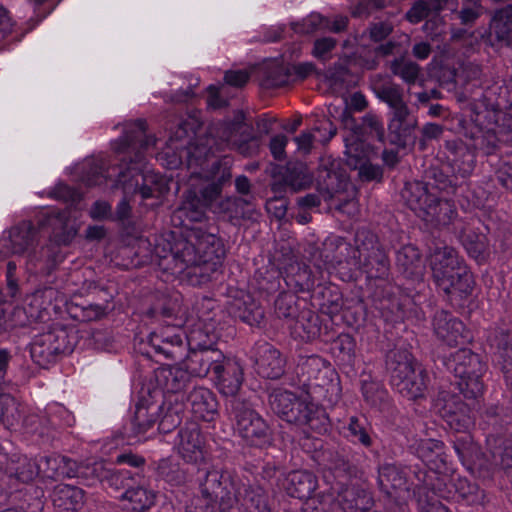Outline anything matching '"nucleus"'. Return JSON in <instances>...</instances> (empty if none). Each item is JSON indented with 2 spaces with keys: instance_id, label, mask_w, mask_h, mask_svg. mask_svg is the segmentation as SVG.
Here are the masks:
<instances>
[{
  "instance_id": "1",
  "label": "nucleus",
  "mask_w": 512,
  "mask_h": 512,
  "mask_svg": "<svg viewBox=\"0 0 512 512\" xmlns=\"http://www.w3.org/2000/svg\"><path fill=\"white\" fill-rule=\"evenodd\" d=\"M197 123L193 118L181 121L170 136L166 148L159 154L169 169L177 168L186 158L190 176L181 205L174 211L172 221L189 230L187 236L169 245V251L161 254L156 246L159 266L172 275L184 274L193 286H201L216 280L221 273L224 247L214 234L190 224L202 222L207 210L220 213L217 201L223 185L231 179L230 167L210 157L216 152L233 149L251 156L258 150V140L250 133L241 119L218 122L209 129L206 139L191 143Z\"/></svg>"
},
{
  "instance_id": "2",
  "label": "nucleus",
  "mask_w": 512,
  "mask_h": 512,
  "mask_svg": "<svg viewBox=\"0 0 512 512\" xmlns=\"http://www.w3.org/2000/svg\"><path fill=\"white\" fill-rule=\"evenodd\" d=\"M39 242V231L30 221H23L13 226L7 235L0 239V253L8 255H25L27 270L36 275L47 276L58 263L57 254L50 248L35 250Z\"/></svg>"
},
{
  "instance_id": "3",
  "label": "nucleus",
  "mask_w": 512,
  "mask_h": 512,
  "mask_svg": "<svg viewBox=\"0 0 512 512\" xmlns=\"http://www.w3.org/2000/svg\"><path fill=\"white\" fill-rule=\"evenodd\" d=\"M270 409L283 421L301 427L306 432L323 434L328 429L325 411L307 397L282 389H273L269 394Z\"/></svg>"
},
{
  "instance_id": "4",
  "label": "nucleus",
  "mask_w": 512,
  "mask_h": 512,
  "mask_svg": "<svg viewBox=\"0 0 512 512\" xmlns=\"http://www.w3.org/2000/svg\"><path fill=\"white\" fill-rule=\"evenodd\" d=\"M335 245L347 252L345 261L357 269H362L370 279H386L389 275L390 263L383 249L378 245L377 237L368 230H358L355 234V247L343 238H335Z\"/></svg>"
},
{
  "instance_id": "5",
  "label": "nucleus",
  "mask_w": 512,
  "mask_h": 512,
  "mask_svg": "<svg viewBox=\"0 0 512 512\" xmlns=\"http://www.w3.org/2000/svg\"><path fill=\"white\" fill-rule=\"evenodd\" d=\"M387 369L394 388L407 399H417L424 395L426 373L418 366L407 350L396 349L387 355Z\"/></svg>"
},
{
  "instance_id": "6",
  "label": "nucleus",
  "mask_w": 512,
  "mask_h": 512,
  "mask_svg": "<svg viewBox=\"0 0 512 512\" xmlns=\"http://www.w3.org/2000/svg\"><path fill=\"white\" fill-rule=\"evenodd\" d=\"M447 369L458 379L457 386L467 399H477L484 392L482 377L487 366L481 357L467 348H462L445 360Z\"/></svg>"
},
{
  "instance_id": "7",
  "label": "nucleus",
  "mask_w": 512,
  "mask_h": 512,
  "mask_svg": "<svg viewBox=\"0 0 512 512\" xmlns=\"http://www.w3.org/2000/svg\"><path fill=\"white\" fill-rule=\"evenodd\" d=\"M78 336L73 328L53 324L49 330L35 336L30 347L32 360L46 368L59 357L70 354L77 344Z\"/></svg>"
},
{
  "instance_id": "8",
  "label": "nucleus",
  "mask_w": 512,
  "mask_h": 512,
  "mask_svg": "<svg viewBox=\"0 0 512 512\" xmlns=\"http://www.w3.org/2000/svg\"><path fill=\"white\" fill-rule=\"evenodd\" d=\"M200 493V498L215 506L219 501L220 512H234L233 499L241 495L240 480L228 471L212 469L200 481Z\"/></svg>"
},
{
  "instance_id": "9",
  "label": "nucleus",
  "mask_w": 512,
  "mask_h": 512,
  "mask_svg": "<svg viewBox=\"0 0 512 512\" xmlns=\"http://www.w3.org/2000/svg\"><path fill=\"white\" fill-rule=\"evenodd\" d=\"M125 194L139 193L143 200L159 199L169 191L167 180L153 171L140 172L135 167L120 169L115 183Z\"/></svg>"
},
{
  "instance_id": "10",
  "label": "nucleus",
  "mask_w": 512,
  "mask_h": 512,
  "mask_svg": "<svg viewBox=\"0 0 512 512\" xmlns=\"http://www.w3.org/2000/svg\"><path fill=\"white\" fill-rule=\"evenodd\" d=\"M229 403L235 432L250 445L266 442L269 438V426L252 406L240 398H232Z\"/></svg>"
},
{
  "instance_id": "11",
  "label": "nucleus",
  "mask_w": 512,
  "mask_h": 512,
  "mask_svg": "<svg viewBox=\"0 0 512 512\" xmlns=\"http://www.w3.org/2000/svg\"><path fill=\"white\" fill-rule=\"evenodd\" d=\"M433 408L456 432H469L474 426V417L468 405L450 392H439L433 401Z\"/></svg>"
},
{
  "instance_id": "12",
  "label": "nucleus",
  "mask_w": 512,
  "mask_h": 512,
  "mask_svg": "<svg viewBox=\"0 0 512 512\" xmlns=\"http://www.w3.org/2000/svg\"><path fill=\"white\" fill-rule=\"evenodd\" d=\"M442 276L438 277L435 271H432V278L437 288L452 298L463 299L469 296L474 288V279L472 273L464 262L450 268L440 270Z\"/></svg>"
},
{
  "instance_id": "13",
  "label": "nucleus",
  "mask_w": 512,
  "mask_h": 512,
  "mask_svg": "<svg viewBox=\"0 0 512 512\" xmlns=\"http://www.w3.org/2000/svg\"><path fill=\"white\" fill-rule=\"evenodd\" d=\"M477 101L474 104L476 114L475 122H478L479 115L482 113L480 108L486 111H504L512 107V82L497 78L487 83L480 95V98H473Z\"/></svg>"
},
{
  "instance_id": "14",
  "label": "nucleus",
  "mask_w": 512,
  "mask_h": 512,
  "mask_svg": "<svg viewBox=\"0 0 512 512\" xmlns=\"http://www.w3.org/2000/svg\"><path fill=\"white\" fill-rule=\"evenodd\" d=\"M185 332L177 326H164L152 332L148 337V345L156 354L167 359H181L186 352Z\"/></svg>"
},
{
  "instance_id": "15",
  "label": "nucleus",
  "mask_w": 512,
  "mask_h": 512,
  "mask_svg": "<svg viewBox=\"0 0 512 512\" xmlns=\"http://www.w3.org/2000/svg\"><path fill=\"white\" fill-rule=\"evenodd\" d=\"M178 454L188 463H200L204 460L206 449L205 439L196 423H188L182 427L175 441Z\"/></svg>"
},
{
  "instance_id": "16",
  "label": "nucleus",
  "mask_w": 512,
  "mask_h": 512,
  "mask_svg": "<svg viewBox=\"0 0 512 512\" xmlns=\"http://www.w3.org/2000/svg\"><path fill=\"white\" fill-rule=\"evenodd\" d=\"M241 495L233 499L234 512H271L272 500L268 493L257 484H244L240 481Z\"/></svg>"
},
{
  "instance_id": "17",
  "label": "nucleus",
  "mask_w": 512,
  "mask_h": 512,
  "mask_svg": "<svg viewBox=\"0 0 512 512\" xmlns=\"http://www.w3.org/2000/svg\"><path fill=\"white\" fill-rule=\"evenodd\" d=\"M253 357L257 373L262 377L277 379L284 373L285 360L271 344L267 342L256 343Z\"/></svg>"
},
{
  "instance_id": "18",
  "label": "nucleus",
  "mask_w": 512,
  "mask_h": 512,
  "mask_svg": "<svg viewBox=\"0 0 512 512\" xmlns=\"http://www.w3.org/2000/svg\"><path fill=\"white\" fill-rule=\"evenodd\" d=\"M445 148L448 151L447 158L455 176L463 179L473 173L476 166V154L471 150L468 143L460 139L445 141Z\"/></svg>"
},
{
  "instance_id": "19",
  "label": "nucleus",
  "mask_w": 512,
  "mask_h": 512,
  "mask_svg": "<svg viewBox=\"0 0 512 512\" xmlns=\"http://www.w3.org/2000/svg\"><path fill=\"white\" fill-rule=\"evenodd\" d=\"M59 301H63V296L57 289L44 287L26 296L23 304L25 309H28L30 318L38 322L49 319L50 310L54 309Z\"/></svg>"
},
{
  "instance_id": "20",
  "label": "nucleus",
  "mask_w": 512,
  "mask_h": 512,
  "mask_svg": "<svg viewBox=\"0 0 512 512\" xmlns=\"http://www.w3.org/2000/svg\"><path fill=\"white\" fill-rule=\"evenodd\" d=\"M490 467L498 469L512 483V442L502 435L489 434L486 438Z\"/></svg>"
},
{
  "instance_id": "21",
  "label": "nucleus",
  "mask_w": 512,
  "mask_h": 512,
  "mask_svg": "<svg viewBox=\"0 0 512 512\" xmlns=\"http://www.w3.org/2000/svg\"><path fill=\"white\" fill-rule=\"evenodd\" d=\"M401 198L404 204L421 219L426 215L425 212L429 210L430 204L436 201V194L427 183L412 181L405 183Z\"/></svg>"
},
{
  "instance_id": "22",
  "label": "nucleus",
  "mask_w": 512,
  "mask_h": 512,
  "mask_svg": "<svg viewBox=\"0 0 512 512\" xmlns=\"http://www.w3.org/2000/svg\"><path fill=\"white\" fill-rule=\"evenodd\" d=\"M214 379L221 394L235 398L243 383V368L238 361L224 356L214 372Z\"/></svg>"
},
{
  "instance_id": "23",
  "label": "nucleus",
  "mask_w": 512,
  "mask_h": 512,
  "mask_svg": "<svg viewBox=\"0 0 512 512\" xmlns=\"http://www.w3.org/2000/svg\"><path fill=\"white\" fill-rule=\"evenodd\" d=\"M224 354L219 349L189 351L183 361L191 377H205L209 372L219 369L220 362L224 361Z\"/></svg>"
},
{
  "instance_id": "24",
  "label": "nucleus",
  "mask_w": 512,
  "mask_h": 512,
  "mask_svg": "<svg viewBox=\"0 0 512 512\" xmlns=\"http://www.w3.org/2000/svg\"><path fill=\"white\" fill-rule=\"evenodd\" d=\"M433 327L436 336L448 346H455L467 340V336L464 335V324L447 311L435 313Z\"/></svg>"
},
{
  "instance_id": "25",
  "label": "nucleus",
  "mask_w": 512,
  "mask_h": 512,
  "mask_svg": "<svg viewBox=\"0 0 512 512\" xmlns=\"http://www.w3.org/2000/svg\"><path fill=\"white\" fill-rule=\"evenodd\" d=\"M191 378L183 362L174 366H161L155 370L157 385L167 393L183 391L190 383Z\"/></svg>"
},
{
  "instance_id": "26",
  "label": "nucleus",
  "mask_w": 512,
  "mask_h": 512,
  "mask_svg": "<svg viewBox=\"0 0 512 512\" xmlns=\"http://www.w3.org/2000/svg\"><path fill=\"white\" fill-rule=\"evenodd\" d=\"M134 482L120 495L121 501L128 502L130 509L145 511L155 505L157 493L146 483L144 478L136 475Z\"/></svg>"
},
{
  "instance_id": "27",
  "label": "nucleus",
  "mask_w": 512,
  "mask_h": 512,
  "mask_svg": "<svg viewBox=\"0 0 512 512\" xmlns=\"http://www.w3.org/2000/svg\"><path fill=\"white\" fill-rule=\"evenodd\" d=\"M495 349L497 365L503 374L504 382L512 391V332L501 330L490 339Z\"/></svg>"
},
{
  "instance_id": "28",
  "label": "nucleus",
  "mask_w": 512,
  "mask_h": 512,
  "mask_svg": "<svg viewBox=\"0 0 512 512\" xmlns=\"http://www.w3.org/2000/svg\"><path fill=\"white\" fill-rule=\"evenodd\" d=\"M191 411L196 418L213 421L218 415V402L215 394L208 388L195 387L187 397Z\"/></svg>"
},
{
  "instance_id": "29",
  "label": "nucleus",
  "mask_w": 512,
  "mask_h": 512,
  "mask_svg": "<svg viewBox=\"0 0 512 512\" xmlns=\"http://www.w3.org/2000/svg\"><path fill=\"white\" fill-rule=\"evenodd\" d=\"M155 143V139L146 135V122L137 120L131 128H126L124 135L119 139L115 151L118 155L130 153L136 149L144 150Z\"/></svg>"
},
{
  "instance_id": "30",
  "label": "nucleus",
  "mask_w": 512,
  "mask_h": 512,
  "mask_svg": "<svg viewBox=\"0 0 512 512\" xmlns=\"http://www.w3.org/2000/svg\"><path fill=\"white\" fill-rule=\"evenodd\" d=\"M337 503L344 512H365L373 506V498L364 488L352 485L341 488Z\"/></svg>"
},
{
  "instance_id": "31",
  "label": "nucleus",
  "mask_w": 512,
  "mask_h": 512,
  "mask_svg": "<svg viewBox=\"0 0 512 512\" xmlns=\"http://www.w3.org/2000/svg\"><path fill=\"white\" fill-rule=\"evenodd\" d=\"M40 467L44 477L55 480L77 477L80 469L76 461L60 455L42 457Z\"/></svg>"
},
{
  "instance_id": "32",
  "label": "nucleus",
  "mask_w": 512,
  "mask_h": 512,
  "mask_svg": "<svg viewBox=\"0 0 512 512\" xmlns=\"http://www.w3.org/2000/svg\"><path fill=\"white\" fill-rule=\"evenodd\" d=\"M317 478L308 471H292L283 482L287 494L298 499H308L317 488Z\"/></svg>"
},
{
  "instance_id": "33",
  "label": "nucleus",
  "mask_w": 512,
  "mask_h": 512,
  "mask_svg": "<svg viewBox=\"0 0 512 512\" xmlns=\"http://www.w3.org/2000/svg\"><path fill=\"white\" fill-rule=\"evenodd\" d=\"M157 407L137 404L134 416L124 429L128 439H140L143 437L157 421Z\"/></svg>"
},
{
  "instance_id": "34",
  "label": "nucleus",
  "mask_w": 512,
  "mask_h": 512,
  "mask_svg": "<svg viewBox=\"0 0 512 512\" xmlns=\"http://www.w3.org/2000/svg\"><path fill=\"white\" fill-rule=\"evenodd\" d=\"M53 505L63 511H78L85 503L83 489L67 484H59L52 495Z\"/></svg>"
},
{
  "instance_id": "35",
  "label": "nucleus",
  "mask_w": 512,
  "mask_h": 512,
  "mask_svg": "<svg viewBox=\"0 0 512 512\" xmlns=\"http://www.w3.org/2000/svg\"><path fill=\"white\" fill-rule=\"evenodd\" d=\"M370 86L376 96L391 109L405 103L402 88L386 76L381 74L371 76Z\"/></svg>"
},
{
  "instance_id": "36",
  "label": "nucleus",
  "mask_w": 512,
  "mask_h": 512,
  "mask_svg": "<svg viewBox=\"0 0 512 512\" xmlns=\"http://www.w3.org/2000/svg\"><path fill=\"white\" fill-rule=\"evenodd\" d=\"M378 484L382 492L393 497L397 491L407 490L404 471L395 464L386 463L379 467Z\"/></svg>"
},
{
  "instance_id": "37",
  "label": "nucleus",
  "mask_w": 512,
  "mask_h": 512,
  "mask_svg": "<svg viewBox=\"0 0 512 512\" xmlns=\"http://www.w3.org/2000/svg\"><path fill=\"white\" fill-rule=\"evenodd\" d=\"M93 473L108 488L116 492L126 491L127 487L134 482L135 476L129 470H114L105 468L102 463L93 466Z\"/></svg>"
},
{
  "instance_id": "38",
  "label": "nucleus",
  "mask_w": 512,
  "mask_h": 512,
  "mask_svg": "<svg viewBox=\"0 0 512 512\" xmlns=\"http://www.w3.org/2000/svg\"><path fill=\"white\" fill-rule=\"evenodd\" d=\"M47 225L52 229L50 238L57 245H68L77 233L74 221L68 218L66 212L48 216Z\"/></svg>"
},
{
  "instance_id": "39",
  "label": "nucleus",
  "mask_w": 512,
  "mask_h": 512,
  "mask_svg": "<svg viewBox=\"0 0 512 512\" xmlns=\"http://www.w3.org/2000/svg\"><path fill=\"white\" fill-rule=\"evenodd\" d=\"M340 431L353 444H360L366 448L373 444L369 425L364 418L350 416L340 427Z\"/></svg>"
},
{
  "instance_id": "40",
  "label": "nucleus",
  "mask_w": 512,
  "mask_h": 512,
  "mask_svg": "<svg viewBox=\"0 0 512 512\" xmlns=\"http://www.w3.org/2000/svg\"><path fill=\"white\" fill-rule=\"evenodd\" d=\"M284 184L292 192H298L310 187L313 181L311 172L302 162H289L282 176Z\"/></svg>"
},
{
  "instance_id": "41",
  "label": "nucleus",
  "mask_w": 512,
  "mask_h": 512,
  "mask_svg": "<svg viewBox=\"0 0 512 512\" xmlns=\"http://www.w3.org/2000/svg\"><path fill=\"white\" fill-rule=\"evenodd\" d=\"M416 454L431 467L440 469L446 463L443 442L435 439H421L416 444Z\"/></svg>"
},
{
  "instance_id": "42",
  "label": "nucleus",
  "mask_w": 512,
  "mask_h": 512,
  "mask_svg": "<svg viewBox=\"0 0 512 512\" xmlns=\"http://www.w3.org/2000/svg\"><path fill=\"white\" fill-rule=\"evenodd\" d=\"M421 218L432 226H446L452 223L457 216L454 204L448 200L440 199L436 195V201L430 204L429 210Z\"/></svg>"
},
{
  "instance_id": "43",
  "label": "nucleus",
  "mask_w": 512,
  "mask_h": 512,
  "mask_svg": "<svg viewBox=\"0 0 512 512\" xmlns=\"http://www.w3.org/2000/svg\"><path fill=\"white\" fill-rule=\"evenodd\" d=\"M430 268L432 271H435L438 277L442 272L440 271L442 268H450L457 265L460 262H464L458 256L457 251L444 243H436L435 246L431 249L430 256Z\"/></svg>"
},
{
  "instance_id": "44",
  "label": "nucleus",
  "mask_w": 512,
  "mask_h": 512,
  "mask_svg": "<svg viewBox=\"0 0 512 512\" xmlns=\"http://www.w3.org/2000/svg\"><path fill=\"white\" fill-rule=\"evenodd\" d=\"M109 161L103 157L85 160L82 165V181L88 186L101 185L111 177Z\"/></svg>"
},
{
  "instance_id": "45",
  "label": "nucleus",
  "mask_w": 512,
  "mask_h": 512,
  "mask_svg": "<svg viewBox=\"0 0 512 512\" xmlns=\"http://www.w3.org/2000/svg\"><path fill=\"white\" fill-rule=\"evenodd\" d=\"M466 139L470 140L469 146L474 153L481 151L485 155L492 154L497 147V137L490 130L484 131L478 124L465 131Z\"/></svg>"
},
{
  "instance_id": "46",
  "label": "nucleus",
  "mask_w": 512,
  "mask_h": 512,
  "mask_svg": "<svg viewBox=\"0 0 512 512\" xmlns=\"http://www.w3.org/2000/svg\"><path fill=\"white\" fill-rule=\"evenodd\" d=\"M490 36L503 45L512 44V8L503 9L493 17Z\"/></svg>"
},
{
  "instance_id": "47",
  "label": "nucleus",
  "mask_w": 512,
  "mask_h": 512,
  "mask_svg": "<svg viewBox=\"0 0 512 512\" xmlns=\"http://www.w3.org/2000/svg\"><path fill=\"white\" fill-rule=\"evenodd\" d=\"M419 482L414 489L418 511L419 512H449L448 508L441 502L433 499V492H431L426 484V473H419L416 475Z\"/></svg>"
},
{
  "instance_id": "48",
  "label": "nucleus",
  "mask_w": 512,
  "mask_h": 512,
  "mask_svg": "<svg viewBox=\"0 0 512 512\" xmlns=\"http://www.w3.org/2000/svg\"><path fill=\"white\" fill-rule=\"evenodd\" d=\"M263 74L262 85L266 88L281 87L292 81L290 66L278 61L267 63Z\"/></svg>"
},
{
  "instance_id": "49",
  "label": "nucleus",
  "mask_w": 512,
  "mask_h": 512,
  "mask_svg": "<svg viewBox=\"0 0 512 512\" xmlns=\"http://www.w3.org/2000/svg\"><path fill=\"white\" fill-rule=\"evenodd\" d=\"M396 264L408 277L418 276L422 272L420 252L412 245L403 246L397 252Z\"/></svg>"
},
{
  "instance_id": "50",
  "label": "nucleus",
  "mask_w": 512,
  "mask_h": 512,
  "mask_svg": "<svg viewBox=\"0 0 512 512\" xmlns=\"http://www.w3.org/2000/svg\"><path fill=\"white\" fill-rule=\"evenodd\" d=\"M463 433V435L457 437L453 442L457 455L463 463H472L481 466L482 454L479 446L468 432Z\"/></svg>"
},
{
  "instance_id": "51",
  "label": "nucleus",
  "mask_w": 512,
  "mask_h": 512,
  "mask_svg": "<svg viewBox=\"0 0 512 512\" xmlns=\"http://www.w3.org/2000/svg\"><path fill=\"white\" fill-rule=\"evenodd\" d=\"M22 418L21 405L10 394L0 393V424L7 429L14 428Z\"/></svg>"
},
{
  "instance_id": "52",
  "label": "nucleus",
  "mask_w": 512,
  "mask_h": 512,
  "mask_svg": "<svg viewBox=\"0 0 512 512\" xmlns=\"http://www.w3.org/2000/svg\"><path fill=\"white\" fill-rule=\"evenodd\" d=\"M417 119H411L406 122L388 124L389 141L391 144L400 148H405L414 141L413 132L417 126Z\"/></svg>"
},
{
  "instance_id": "53",
  "label": "nucleus",
  "mask_w": 512,
  "mask_h": 512,
  "mask_svg": "<svg viewBox=\"0 0 512 512\" xmlns=\"http://www.w3.org/2000/svg\"><path fill=\"white\" fill-rule=\"evenodd\" d=\"M157 475L172 486H178L186 481V472L180 464L171 458L161 459L157 464Z\"/></svg>"
},
{
  "instance_id": "54",
  "label": "nucleus",
  "mask_w": 512,
  "mask_h": 512,
  "mask_svg": "<svg viewBox=\"0 0 512 512\" xmlns=\"http://www.w3.org/2000/svg\"><path fill=\"white\" fill-rule=\"evenodd\" d=\"M184 339L189 351L216 349L214 347L216 335L204 329L201 325L191 329L188 334L185 333Z\"/></svg>"
},
{
  "instance_id": "55",
  "label": "nucleus",
  "mask_w": 512,
  "mask_h": 512,
  "mask_svg": "<svg viewBox=\"0 0 512 512\" xmlns=\"http://www.w3.org/2000/svg\"><path fill=\"white\" fill-rule=\"evenodd\" d=\"M362 393L365 401L371 407L382 410L388 404V393L381 386L380 383L371 379L370 376L367 377L362 384Z\"/></svg>"
},
{
  "instance_id": "56",
  "label": "nucleus",
  "mask_w": 512,
  "mask_h": 512,
  "mask_svg": "<svg viewBox=\"0 0 512 512\" xmlns=\"http://www.w3.org/2000/svg\"><path fill=\"white\" fill-rule=\"evenodd\" d=\"M317 317L310 311H302L292 326L293 333L303 340H310L319 333Z\"/></svg>"
},
{
  "instance_id": "57",
  "label": "nucleus",
  "mask_w": 512,
  "mask_h": 512,
  "mask_svg": "<svg viewBox=\"0 0 512 512\" xmlns=\"http://www.w3.org/2000/svg\"><path fill=\"white\" fill-rule=\"evenodd\" d=\"M391 71L400 77L406 84L413 85L420 76V66L404 58L395 59L391 63Z\"/></svg>"
},
{
  "instance_id": "58",
  "label": "nucleus",
  "mask_w": 512,
  "mask_h": 512,
  "mask_svg": "<svg viewBox=\"0 0 512 512\" xmlns=\"http://www.w3.org/2000/svg\"><path fill=\"white\" fill-rule=\"evenodd\" d=\"M454 486L458 497L467 504L474 505L482 502L483 491L477 484L471 483L464 478H458Z\"/></svg>"
},
{
  "instance_id": "59",
  "label": "nucleus",
  "mask_w": 512,
  "mask_h": 512,
  "mask_svg": "<svg viewBox=\"0 0 512 512\" xmlns=\"http://www.w3.org/2000/svg\"><path fill=\"white\" fill-rule=\"evenodd\" d=\"M462 243L470 257L479 262L485 259L487 242L484 235L473 232L465 233Z\"/></svg>"
},
{
  "instance_id": "60",
  "label": "nucleus",
  "mask_w": 512,
  "mask_h": 512,
  "mask_svg": "<svg viewBox=\"0 0 512 512\" xmlns=\"http://www.w3.org/2000/svg\"><path fill=\"white\" fill-rule=\"evenodd\" d=\"M442 9V0H418L407 12V19L411 23H418L428 17L430 13Z\"/></svg>"
},
{
  "instance_id": "61",
  "label": "nucleus",
  "mask_w": 512,
  "mask_h": 512,
  "mask_svg": "<svg viewBox=\"0 0 512 512\" xmlns=\"http://www.w3.org/2000/svg\"><path fill=\"white\" fill-rule=\"evenodd\" d=\"M328 468L341 486L346 483L355 470L354 466L339 453L331 455Z\"/></svg>"
},
{
  "instance_id": "62",
  "label": "nucleus",
  "mask_w": 512,
  "mask_h": 512,
  "mask_svg": "<svg viewBox=\"0 0 512 512\" xmlns=\"http://www.w3.org/2000/svg\"><path fill=\"white\" fill-rule=\"evenodd\" d=\"M69 313L78 321H94L100 319L105 314V308L98 304H88L86 306L71 304Z\"/></svg>"
},
{
  "instance_id": "63",
  "label": "nucleus",
  "mask_w": 512,
  "mask_h": 512,
  "mask_svg": "<svg viewBox=\"0 0 512 512\" xmlns=\"http://www.w3.org/2000/svg\"><path fill=\"white\" fill-rule=\"evenodd\" d=\"M329 20L323 18L320 14L312 13L299 23H293L292 29L296 33L310 34L318 30H324Z\"/></svg>"
},
{
  "instance_id": "64",
  "label": "nucleus",
  "mask_w": 512,
  "mask_h": 512,
  "mask_svg": "<svg viewBox=\"0 0 512 512\" xmlns=\"http://www.w3.org/2000/svg\"><path fill=\"white\" fill-rule=\"evenodd\" d=\"M39 473H42L40 462L36 463L26 457L23 458L15 468V477L23 483L33 481Z\"/></svg>"
}]
</instances>
